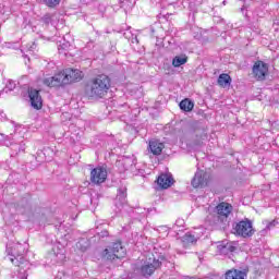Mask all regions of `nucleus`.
Here are the masks:
<instances>
[{
	"instance_id": "nucleus-2",
	"label": "nucleus",
	"mask_w": 279,
	"mask_h": 279,
	"mask_svg": "<svg viewBox=\"0 0 279 279\" xmlns=\"http://www.w3.org/2000/svg\"><path fill=\"white\" fill-rule=\"evenodd\" d=\"M7 252L10 256L9 260L20 268L17 275L19 278L27 279V276H29L27 271H29L32 264H29V262L25 260L23 257V254H25V246H23L21 243H15L12 246L8 244Z\"/></svg>"
},
{
	"instance_id": "nucleus-27",
	"label": "nucleus",
	"mask_w": 279,
	"mask_h": 279,
	"mask_svg": "<svg viewBox=\"0 0 279 279\" xmlns=\"http://www.w3.org/2000/svg\"><path fill=\"white\" fill-rule=\"evenodd\" d=\"M276 223H278L276 220H272L266 226V230H271V228H276Z\"/></svg>"
},
{
	"instance_id": "nucleus-26",
	"label": "nucleus",
	"mask_w": 279,
	"mask_h": 279,
	"mask_svg": "<svg viewBox=\"0 0 279 279\" xmlns=\"http://www.w3.org/2000/svg\"><path fill=\"white\" fill-rule=\"evenodd\" d=\"M5 88H8V90H14L16 88V82L9 80L7 83Z\"/></svg>"
},
{
	"instance_id": "nucleus-10",
	"label": "nucleus",
	"mask_w": 279,
	"mask_h": 279,
	"mask_svg": "<svg viewBox=\"0 0 279 279\" xmlns=\"http://www.w3.org/2000/svg\"><path fill=\"white\" fill-rule=\"evenodd\" d=\"M107 178H108V172L106 171V169L101 167L94 168L90 171V182H93V184H104Z\"/></svg>"
},
{
	"instance_id": "nucleus-22",
	"label": "nucleus",
	"mask_w": 279,
	"mask_h": 279,
	"mask_svg": "<svg viewBox=\"0 0 279 279\" xmlns=\"http://www.w3.org/2000/svg\"><path fill=\"white\" fill-rule=\"evenodd\" d=\"M189 62V57L186 54L183 56H177L172 60V65L178 69L179 66H182L183 64H186Z\"/></svg>"
},
{
	"instance_id": "nucleus-28",
	"label": "nucleus",
	"mask_w": 279,
	"mask_h": 279,
	"mask_svg": "<svg viewBox=\"0 0 279 279\" xmlns=\"http://www.w3.org/2000/svg\"><path fill=\"white\" fill-rule=\"evenodd\" d=\"M108 231L107 230H105V231H101L100 233H98V235H99V238L100 239H106V236H108Z\"/></svg>"
},
{
	"instance_id": "nucleus-16",
	"label": "nucleus",
	"mask_w": 279,
	"mask_h": 279,
	"mask_svg": "<svg viewBox=\"0 0 279 279\" xmlns=\"http://www.w3.org/2000/svg\"><path fill=\"white\" fill-rule=\"evenodd\" d=\"M247 272L239 269H231L225 274V279H246Z\"/></svg>"
},
{
	"instance_id": "nucleus-21",
	"label": "nucleus",
	"mask_w": 279,
	"mask_h": 279,
	"mask_svg": "<svg viewBox=\"0 0 279 279\" xmlns=\"http://www.w3.org/2000/svg\"><path fill=\"white\" fill-rule=\"evenodd\" d=\"M179 106L184 112H191L195 108V104L189 98L183 99Z\"/></svg>"
},
{
	"instance_id": "nucleus-14",
	"label": "nucleus",
	"mask_w": 279,
	"mask_h": 279,
	"mask_svg": "<svg viewBox=\"0 0 279 279\" xmlns=\"http://www.w3.org/2000/svg\"><path fill=\"white\" fill-rule=\"evenodd\" d=\"M165 149V144L160 143L158 140H151L148 143V151L154 156H160Z\"/></svg>"
},
{
	"instance_id": "nucleus-15",
	"label": "nucleus",
	"mask_w": 279,
	"mask_h": 279,
	"mask_svg": "<svg viewBox=\"0 0 279 279\" xmlns=\"http://www.w3.org/2000/svg\"><path fill=\"white\" fill-rule=\"evenodd\" d=\"M128 203V187L122 186L118 189V194L116 197V206H125Z\"/></svg>"
},
{
	"instance_id": "nucleus-3",
	"label": "nucleus",
	"mask_w": 279,
	"mask_h": 279,
	"mask_svg": "<svg viewBox=\"0 0 279 279\" xmlns=\"http://www.w3.org/2000/svg\"><path fill=\"white\" fill-rule=\"evenodd\" d=\"M83 77L82 71L65 69L63 72L44 78L45 86L49 88H58V86H66V84H73V82H80Z\"/></svg>"
},
{
	"instance_id": "nucleus-9",
	"label": "nucleus",
	"mask_w": 279,
	"mask_h": 279,
	"mask_svg": "<svg viewBox=\"0 0 279 279\" xmlns=\"http://www.w3.org/2000/svg\"><path fill=\"white\" fill-rule=\"evenodd\" d=\"M269 73V66L263 61H256L253 65V75L255 80L263 82Z\"/></svg>"
},
{
	"instance_id": "nucleus-18",
	"label": "nucleus",
	"mask_w": 279,
	"mask_h": 279,
	"mask_svg": "<svg viewBox=\"0 0 279 279\" xmlns=\"http://www.w3.org/2000/svg\"><path fill=\"white\" fill-rule=\"evenodd\" d=\"M157 184L160 189H169L173 184V178L169 174H161L157 179Z\"/></svg>"
},
{
	"instance_id": "nucleus-29",
	"label": "nucleus",
	"mask_w": 279,
	"mask_h": 279,
	"mask_svg": "<svg viewBox=\"0 0 279 279\" xmlns=\"http://www.w3.org/2000/svg\"><path fill=\"white\" fill-rule=\"evenodd\" d=\"M36 43H33L29 47H28V51H34L36 49Z\"/></svg>"
},
{
	"instance_id": "nucleus-11",
	"label": "nucleus",
	"mask_w": 279,
	"mask_h": 279,
	"mask_svg": "<svg viewBox=\"0 0 279 279\" xmlns=\"http://www.w3.org/2000/svg\"><path fill=\"white\" fill-rule=\"evenodd\" d=\"M210 177L205 171H197L192 180V186L194 189H204V186H208V179Z\"/></svg>"
},
{
	"instance_id": "nucleus-4",
	"label": "nucleus",
	"mask_w": 279,
	"mask_h": 279,
	"mask_svg": "<svg viewBox=\"0 0 279 279\" xmlns=\"http://www.w3.org/2000/svg\"><path fill=\"white\" fill-rule=\"evenodd\" d=\"M108 90H110V76L106 74H99L92 78L86 88L88 97L95 99H104V96L108 95Z\"/></svg>"
},
{
	"instance_id": "nucleus-5",
	"label": "nucleus",
	"mask_w": 279,
	"mask_h": 279,
	"mask_svg": "<svg viewBox=\"0 0 279 279\" xmlns=\"http://www.w3.org/2000/svg\"><path fill=\"white\" fill-rule=\"evenodd\" d=\"M126 250L121 242H116L111 246H108L102 252V257L106 260H116V258H125Z\"/></svg>"
},
{
	"instance_id": "nucleus-20",
	"label": "nucleus",
	"mask_w": 279,
	"mask_h": 279,
	"mask_svg": "<svg viewBox=\"0 0 279 279\" xmlns=\"http://www.w3.org/2000/svg\"><path fill=\"white\" fill-rule=\"evenodd\" d=\"M218 248L220 254H230V252H234L236 250V247L230 242H222Z\"/></svg>"
},
{
	"instance_id": "nucleus-8",
	"label": "nucleus",
	"mask_w": 279,
	"mask_h": 279,
	"mask_svg": "<svg viewBox=\"0 0 279 279\" xmlns=\"http://www.w3.org/2000/svg\"><path fill=\"white\" fill-rule=\"evenodd\" d=\"M162 265V262L160 259H156V257H149L144 262V264L141 267V275L144 278H149V276L154 275V271L156 269H159V267Z\"/></svg>"
},
{
	"instance_id": "nucleus-17",
	"label": "nucleus",
	"mask_w": 279,
	"mask_h": 279,
	"mask_svg": "<svg viewBox=\"0 0 279 279\" xmlns=\"http://www.w3.org/2000/svg\"><path fill=\"white\" fill-rule=\"evenodd\" d=\"M217 84L220 88H229L232 86V77L230 74L222 73L218 76Z\"/></svg>"
},
{
	"instance_id": "nucleus-7",
	"label": "nucleus",
	"mask_w": 279,
	"mask_h": 279,
	"mask_svg": "<svg viewBox=\"0 0 279 279\" xmlns=\"http://www.w3.org/2000/svg\"><path fill=\"white\" fill-rule=\"evenodd\" d=\"M233 232L243 239L254 236V227H252V221L250 219H244L240 222L233 223Z\"/></svg>"
},
{
	"instance_id": "nucleus-13",
	"label": "nucleus",
	"mask_w": 279,
	"mask_h": 279,
	"mask_svg": "<svg viewBox=\"0 0 279 279\" xmlns=\"http://www.w3.org/2000/svg\"><path fill=\"white\" fill-rule=\"evenodd\" d=\"M204 236V229H195L194 231L187 232L183 236V243H197L198 239Z\"/></svg>"
},
{
	"instance_id": "nucleus-25",
	"label": "nucleus",
	"mask_w": 279,
	"mask_h": 279,
	"mask_svg": "<svg viewBox=\"0 0 279 279\" xmlns=\"http://www.w3.org/2000/svg\"><path fill=\"white\" fill-rule=\"evenodd\" d=\"M69 47H71V44L69 41L60 44L58 46V49L60 51V53H62V51H66L69 49Z\"/></svg>"
},
{
	"instance_id": "nucleus-19",
	"label": "nucleus",
	"mask_w": 279,
	"mask_h": 279,
	"mask_svg": "<svg viewBox=\"0 0 279 279\" xmlns=\"http://www.w3.org/2000/svg\"><path fill=\"white\" fill-rule=\"evenodd\" d=\"M15 210L20 215H25L27 210H29V202L26 198H23L21 202L16 203L15 205Z\"/></svg>"
},
{
	"instance_id": "nucleus-31",
	"label": "nucleus",
	"mask_w": 279,
	"mask_h": 279,
	"mask_svg": "<svg viewBox=\"0 0 279 279\" xmlns=\"http://www.w3.org/2000/svg\"><path fill=\"white\" fill-rule=\"evenodd\" d=\"M244 8L241 9V11L243 12Z\"/></svg>"
},
{
	"instance_id": "nucleus-24",
	"label": "nucleus",
	"mask_w": 279,
	"mask_h": 279,
	"mask_svg": "<svg viewBox=\"0 0 279 279\" xmlns=\"http://www.w3.org/2000/svg\"><path fill=\"white\" fill-rule=\"evenodd\" d=\"M41 21L45 25H49L51 21H53V15L51 13H46L43 17Z\"/></svg>"
},
{
	"instance_id": "nucleus-23",
	"label": "nucleus",
	"mask_w": 279,
	"mask_h": 279,
	"mask_svg": "<svg viewBox=\"0 0 279 279\" xmlns=\"http://www.w3.org/2000/svg\"><path fill=\"white\" fill-rule=\"evenodd\" d=\"M48 8H56L60 5L61 0H41Z\"/></svg>"
},
{
	"instance_id": "nucleus-1",
	"label": "nucleus",
	"mask_w": 279,
	"mask_h": 279,
	"mask_svg": "<svg viewBox=\"0 0 279 279\" xmlns=\"http://www.w3.org/2000/svg\"><path fill=\"white\" fill-rule=\"evenodd\" d=\"M232 214V205L229 203H220L216 206V213L209 214L205 223L211 228V230H226L230 225V215Z\"/></svg>"
},
{
	"instance_id": "nucleus-12",
	"label": "nucleus",
	"mask_w": 279,
	"mask_h": 279,
	"mask_svg": "<svg viewBox=\"0 0 279 279\" xmlns=\"http://www.w3.org/2000/svg\"><path fill=\"white\" fill-rule=\"evenodd\" d=\"M28 97L31 105L35 110H40V108H43V97H40V92H38V89L29 88Z\"/></svg>"
},
{
	"instance_id": "nucleus-30",
	"label": "nucleus",
	"mask_w": 279,
	"mask_h": 279,
	"mask_svg": "<svg viewBox=\"0 0 279 279\" xmlns=\"http://www.w3.org/2000/svg\"><path fill=\"white\" fill-rule=\"evenodd\" d=\"M222 3H223V5H226V1H223Z\"/></svg>"
},
{
	"instance_id": "nucleus-6",
	"label": "nucleus",
	"mask_w": 279,
	"mask_h": 279,
	"mask_svg": "<svg viewBox=\"0 0 279 279\" xmlns=\"http://www.w3.org/2000/svg\"><path fill=\"white\" fill-rule=\"evenodd\" d=\"M4 145L9 147L11 158H16L20 154H25L26 146L24 137L5 140Z\"/></svg>"
}]
</instances>
